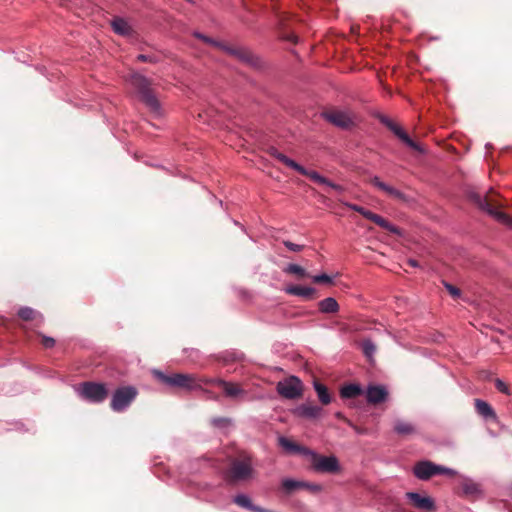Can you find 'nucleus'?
I'll return each mask as SVG.
<instances>
[{"mask_svg": "<svg viewBox=\"0 0 512 512\" xmlns=\"http://www.w3.org/2000/svg\"><path fill=\"white\" fill-rule=\"evenodd\" d=\"M363 390L359 384L349 383L340 388V396L343 399H354L362 395Z\"/></svg>", "mask_w": 512, "mask_h": 512, "instance_id": "obj_23", "label": "nucleus"}, {"mask_svg": "<svg viewBox=\"0 0 512 512\" xmlns=\"http://www.w3.org/2000/svg\"><path fill=\"white\" fill-rule=\"evenodd\" d=\"M40 336L42 338L41 344L45 348H52L55 345V340L52 337H48V336H45V335H42V334H40Z\"/></svg>", "mask_w": 512, "mask_h": 512, "instance_id": "obj_40", "label": "nucleus"}, {"mask_svg": "<svg viewBox=\"0 0 512 512\" xmlns=\"http://www.w3.org/2000/svg\"><path fill=\"white\" fill-rule=\"evenodd\" d=\"M380 122L385 125L389 130H391L400 140H402L406 145L410 148L420 151V147L416 142H414L406 132L402 130L400 126L394 123L390 118L384 115L379 116Z\"/></svg>", "mask_w": 512, "mask_h": 512, "instance_id": "obj_14", "label": "nucleus"}, {"mask_svg": "<svg viewBox=\"0 0 512 512\" xmlns=\"http://www.w3.org/2000/svg\"><path fill=\"white\" fill-rule=\"evenodd\" d=\"M406 497L410 500L411 504L420 510L433 511L435 510L434 500L429 496H422L416 492L406 493Z\"/></svg>", "mask_w": 512, "mask_h": 512, "instance_id": "obj_17", "label": "nucleus"}, {"mask_svg": "<svg viewBox=\"0 0 512 512\" xmlns=\"http://www.w3.org/2000/svg\"><path fill=\"white\" fill-rule=\"evenodd\" d=\"M284 290L287 294L300 296L305 299H313L316 294V290L314 288L302 287L298 285L288 286Z\"/></svg>", "mask_w": 512, "mask_h": 512, "instance_id": "obj_22", "label": "nucleus"}, {"mask_svg": "<svg viewBox=\"0 0 512 512\" xmlns=\"http://www.w3.org/2000/svg\"><path fill=\"white\" fill-rule=\"evenodd\" d=\"M312 279H313V282H315V283H325V284L332 283V278L327 274L316 275V276H313Z\"/></svg>", "mask_w": 512, "mask_h": 512, "instance_id": "obj_36", "label": "nucleus"}, {"mask_svg": "<svg viewBox=\"0 0 512 512\" xmlns=\"http://www.w3.org/2000/svg\"><path fill=\"white\" fill-rule=\"evenodd\" d=\"M154 379L168 388L190 391L199 385L194 375L184 373H164L158 369L151 371Z\"/></svg>", "mask_w": 512, "mask_h": 512, "instance_id": "obj_3", "label": "nucleus"}, {"mask_svg": "<svg viewBox=\"0 0 512 512\" xmlns=\"http://www.w3.org/2000/svg\"><path fill=\"white\" fill-rule=\"evenodd\" d=\"M286 40L291 41L293 43H297L298 37L294 34L288 35L285 37Z\"/></svg>", "mask_w": 512, "mask_h": 512, "instance_id": "obj_44", "label": "nucleus"}, {"mask_svg": "<svg viewBox=\"0 0 512 512\" xmlns=\"http://www.w3.org/2000/svg\"><path fill=\"white\" fill-rule=\"evenodd\" d=\"M496 389L504 394H509V388L505 382H503L501 379H495L494 381Z\"/></svg>", "mask_w": 512, "mask_h": 512, "instance_id": "obj_37", "label": "nucleus"}, {"mask_svg": "<svg viewBox=\"0 0 512 512\" xmlns=\"http://www.w3.org/2000/svg\"><path fill=\"white\" fill-rule=\"evenodd\" d=\"M283 244L290 250V251H293V252H299L301 250H303L304 248V245H299V244H295L291 241H284Z\"/></svg>", "mask_w": 512, "mask_h": 512, "instance_id": "obj_39", "label": "nucleus"}, {"mask_svg": "<svg viewBox=\"0 0 512 512\" xmlns=\"http://www.w3.org/2000/svg\"><path fill=\"white\" fill-rule=\"evenodd\" d=\"M408 265L412 266V267H417L418 266V262L414 259H409L408 260Z\"/></svg>", "mask_w": 512, "mask_h": 512, "instance_id": "obj_45", "label": "nucleus"}, {"mask_svg": "<svg viewBox=\"0 0 512 512\" xmlns=\"http://www.w3.org/2000/svg\"><path fill=\"white\" fill-rule=\"evenodd\" d=\"M234 503L237 504L240 507H243L250 512H275L272 510H268L265 508H262L260 506L254 505L251 501V499L244 494H238L233 499Z\"/></svg>", "mask_w": 512, "mask_h": 512, "instance_id": "obj_21", "label": "nucleus"}, {"mask_svg": "<svg viewBox=\"0 0 512 512\" xmlns=\"http://www.w3.org/2000/svg\"><path fill=\"white\" fill-rule=\"evenodd\" d=\"M255 475L252 456L246 451H240L236 456L229 457V466L225 471V480L230 484L246 482Z\"/></svg>", "mask_w": 512, "mask_h": 512, "instance_id": "obj_1", "label": "nucleus"}, {"mask_svg": "<svg viewBox=\"0 0 512 512\" xmlns=\"http://www.w3.org/2000/svg\"><path fill=\"white\" fill-rule=\"evenodd\" d=\"M475 408H476V411L480 415H482L486 418H488V417L494 418L495 417V412L492 409V407L487 402H485L483 400L476 399L475 400Z\"/></svg>", "mask_w": 512, "mask_h": 512, "instance_id": "obj_30", "label": "nucleus"}, {"mask_svg": "<svg viewBox=\"0 0 512 512\" xmlns=\"http://www.w3.org/2000/svg\"><path fill=\"white\" fill-rule=\"evenodd\" d=\"M137 60L140 62L156 63L158 58L155 55L139 54Z\"/></svg>", "mask_w": 512, "mask_h": 512, "instance_id": "obj_38", "label": "nucleus"}, {"mask_svg": "<svg viewBox=\"0 0 512 512\" xmlns=\"http://www.w3.org/2000/svg\"><path fill=\"white\" fill-rule=\"evenodd\" d=\"M335 417H336V418H338V419H340V420H342V421H344V422H345V423H347L348 425H352V422H351L348 418H346V417L343 415V413H342V412H336V413H335Z\"/></svg>", "mask_w": 512, "mask_h": 512, "instance_id": "obj_42", "label": "nucleus"}, {"mask_svg": "<svg viewBox=\"0 0 512 512\" xmlns=\"http://www.w3.org/2000/svg\"><path fill=\"white\" fill-rule=\"evenodd\" d=\"M215 381L217 386L221 388L227 398L239 400L243 399L247 394V392L238 383L228 382L223 379Z\"/></svg>", "mask_w": 512, "mask_h": 512, "instance_id": "obj_15", "label": "nucleus"}, {"mask_svg": "<svg viewBox=\"0 0 512 512\" xmlns=\"http://www.w3.org/2000/svg\"><path fill=\"white\" fill-rule=\"evenodd\" d=\"M311 457V464L315 471L322 473H336L339 471V462L335 456H323L311 450H307Z\"/></svg>", "mask_w": 512, "mask_h": 512, "instance_id": "obj_10", "label": "nucleus"}, {"mask_svg": "<svg viewBox=\"0 0 512 512\" xmlns=\"http://www.w3.org/2000/svg\"><path fill=\"white\" fill-rule=\"evenodd\" d=\"M345 205L349 209L360 213L363 217L372 221L373 223L380 226L381 228H383L393 234H396V235L401 234L400 229L398 227L392 225L390 222H388L382 216L375 214V213L371 212L370 210H367L364 207L356 205V204L346 203Z\"/></svg>", "mask_w": 512, "mask_h": 512, "instance_id": "obj_11", "label": "nucleus"}, {"mask_svg": "<svg viewBox=\"0 0 512 512\" xmlns=\"http://www.w3.org/2000/svg\"><path fill=\"white\" fill-rule=\"evenodd\" d=\"M496 194L494 191H490L484 197L476 192H470L469 198L473 201L480 209L486 211L489 215L493 216L497 221L505 224L512 228V218L506 213L499 210L501 204L495 198Z\"/></svg>", "mask_w": 512, "mask_h": 512, "instance_id": "obj_2", "label": "nucleus"}, {"mask_svg": "<svg viewBox=\"0 0 512 512\" xmlns=\"http://www.w3.org/2000/svg\"><path fill=\"white\" fill-rule=\"evenodd\" d=\"M322 408L312 404H301L295 408L294 414L305 419H317L321 416Z\"/></svg>", "mask_w": 512, "mask_h": 512, "instance_id": "obj_18", "label": "nucleus"}, {"mask_svg": "<svg viewBox=\"0 0 512 512\" xmlns=\"http://www.w3.org/2000/svg\"><path fill=\"white\" fill-rule=\"evenodd\" d=\"M138 396L136 387L127 385L118 387L111 398L110 408L115 412H123Z\"/></svg>", "mask_w": 512, "mask_h": 512, "instance_id": "obj_7", "label": "nucleus"}, {"mask_svg": "<svg viewBox=\"0 0 512 512\" xmlns=\"http://www.w3.org/2000/svg\"><path fill=\"white\" fill-rule=\"evenodd\" d=\"M322 116L333 125L349 129L354 125V120L350 113L341 110H328L322 113Z\"/></svg>", "mask_w": 512, "mask_h": 512, "instance_id": "obj_13", "label": "nucleus"}, {"mask_svg": "<svg viewBox=\"0 0 512 512\" xmlns=\"http://www.w3.org/2000/svg\"><path fill=\"white\" fill-rule=\"evenodd\" d=\"M414 475L420 480H428L434 475L445 474L448 476H455L456 471L440 465H436L431 461L417 462L413 468Z\"/></svg>", "mask_w": 512, "mask_h": 512, "instance_id": "obj_8", "label": "nucleus"}, {"mask_svg": "<svg viewBox=\"0 0 512 512\" xmlns=\"http://www.w3.org/2000/svg\"><path fill=\"white\" fill-rule=\"evenodd\" d=\"M314 389L317 393L318 399L323 405H328L332 402V396L326 385L321 382L315 380L314 381Z\"/></svg>", "mask_w": 512, "mask_h": 512, "instance_id": "obj_25", "label": "nucleus"}, {"mask_svg": "<svg viewBox=\"0 0 512 512\" xmlns=\"http://www.w3.org/2000/svg\"><path fill=\"white\" fill-rule=\"evenodd\" d=\"M350 427H352L356 433L358 434H366L367 433V429L365 428H361L357 425H355L353 422H352V425H349Z\"/></svg>", "mask_w": 512, "mask_h": 512, "instance_id": "obj_43", "label": "nucleus"}, {"mask_svg": "<svg viewBox=\"0 0 512 512\" xmlns=\"http://www.w3.org/2000/svg\"><path fill=\"white\" fill-rule=\"evenodd\" d=\"M283 271L286 274L295 275L298 279H303V278L309 277V274L307 273V271L303 267H301L297 264H288L283 269Z\"/></svg>", "mask_w": 512, "mask_h": 512, "instance_id": "obj_31", "label": "nucleus"}, {"mask_svg": "<svg viewBox=\"0 0 512 512\" xmlns=\"http://www.w3.org/2000/svg\"><path fill=\"white\" fill-rule=\"evenodd\" d=\"M18 316L23 321H33L39 319L40 322H43V316L38 311L34 310L31 307H22L18 311Z\"/></svg>", "mask_w": 512, "mask_h": 512, "instance_id": "obj_27", "label": "nucleus"}, {"mask_svg": "<svg viewBox=\"0 0 512 512\" xmlns=\"http://www.w3.org/2000/svg\"><path fill=\"white\" fill-rule=\"evenodd\" d=\"M275 156L284 165H286V166L296 170L301 175L307 176L311 181H313L316 184L325 185V186L335 190L338 193H341L344 190L342 186H340L338 184H335V183H332L330 180H328L327 178L321 176L316 171L307 170L306 168H304L303 166H301L300 164L296 163L294 160L288 158L286 155H284L282 153L277 152Z\"/></svg>", "mask_w": 512, "mask_h": 512, "instance_id": "obj_6", "label": "nucleus"}, {"mask_svg": "<svg viewBox=\"0 0 512 512\" xmlns=\"http://www.w3.org/2000/svg\"><path fill=\"white\" fill-rule=\"evenodd\" d=\"M79 392L82 398L93 403H102L109 394L105 384L90 381L82 383Z\"/></svg>", "mask_w": 512, "mask_h": 512, "instance_id": "obj_9", "label": "nucleus"}, {"mask_svg": "<svg viewBox=\"0 0 512 512\" xmlns=\"http://www.w3.org/2000/svg\"><path fill=\"white\" fill-rule=\"evenodd\" d=\"M111 26L113 31L121 36L132 37L134 35V30L123 18L115 17L111 21Z\"/></svg>", "mask_w": 512, "mask_h": 512, "instance_id": "obj_20", "label": "nucleus"}, {"mask_svg": "<svg viewBox=\"0 0 512 512\" xmlns=\"http://www.w3.org/2000/svg\"><path fill=\"white\" fill-rule=\"evenodd\" d=\"M388 398V391L381 385H369L366 391V399L369 404L378 405Z\"/></svg>", "mask_w": 512, "mask_h": 512, "instance_id": "obj_16", "label": "nucleus"}, {"mask_svg": "<svg viewBox=\"0 0 512 512\" xmlns=\"http://www.w3.org/2000/svg\"><path fill=\"white\" fill-rule=\"evenodd\" d=\"M278 443L283 449L291 453H302L307 455V450H309L308 448L302 447L284 436L278 438Z\"/></svg>", "mask_w": 512, "mask_h": 512, "instance_id": "obj_24", "label": "nucleus"}, {"mask_svg": "<svg viewBox=\"0 0 512 512\" xmlns=\"http://www.w3.org/2000/svg\"><path fill=\"white\" fill-rule=\"evenodd\" d=\"M195 37L201 39L207 44L213 45L226 53L234 56L235 58L239 59L243 63L254 67L259 68L260 67V60L257 56H255L250 50L243 48V47H234L229 46L224 43L218 42L213 40L212 38H209L201 33H195Z\"/></svg>", "mask_w": 512, "mask_h": 512, "instance_id": "obj_4", "label": "nucleus"}, {"mask_svg": "<svg viewBox=\"0 0 512 512\" xmlns=\"http://www.w3.org/2000/svg\"><path fill=\"white\" fill-rule=\"evenodd\" d=\"M461 488L467 496H477L481 492L480 485L470 479H465L461 484Z\"/></svg>", "mask_w": 512, "mask_h": 512, "instance_id": "obj_29", "label": "nucleus"}, {"mask_svg": "<svg viewBox=\"0 0 512 512\" xmlns=\"http://www.w3.org/2000/svg\"><path fill=\"white\" fill-rule=\"evenodd\" d=\"M362 350L366 356L370 357L376 351V346L371 340H364L362 342Z\"/></svg>", "mask_w": 512, "mask_h": 512, "instance_id": "obj_33", "label": "nucleus"}, {"mask_svg": "<svg viewBox=\"0 0 512 512\" xmlns=\"http://www.w3.org/2000/svg\"><path fill=\"white\" fill-rule=\"evenodd\" d=\"M197 383L198 382H202L204 384H210V385H215L217 386L216 384V381L215 380H221L220 378H200V379H197Z\"/></svg>", "mask_w": 512, "mask_h": 512, "instance_id": "obj_41", "label": "nucleus"}, {"mask_svg": "<svg viewBox=\"0 0 512 512\" xmlns=\"http://www.w3.org/2000/svg\"><path fill=\"white\" fill-rule=\"evenodd\" d=\"M318 306H319V310L322 313H336L339 310V305H338L337 301L332 297H328V298L321 300L318 303Z\"/></svg>", "mask_w": 512, "mask_h": 512, "instance_id": "obj_28", "label": "nucleus"}, {"mask_svg": "<svg viewBox=\"0 0 512 512\" xmlns=\"http://www.w3.org/2000/svg\"><path fill=\"white\" fill-rule=\"evenodd\" d=\"M129 81L138 90L141 100L150 109V111L153 113H159L160 103L150 87V80L137 72H133L130 75Z\"/></svg>", "mask_w": 512, "mask_h": 512, "instance_id": "obj_5", "label": "nucleus"}, {"mask_svg": "<svg viewBox=\"0 0 512 512\" xmlns=\"http://www.w3.org/2000/svg\"><path fill=\"white\" fill-rule=\"evenodd\" d=\"M276 389L279 395L291 400L301 397L303 392L302 383L295 376H291L287 380L279 382Z\"/></svg>", "mask_w": 512, "mask_h": 512, "instance_id": "obj_12", "label": "nucleus"}, {"mask_svg": "<svg viewBox=\"0 0 512 512\" xmlns=\"http://www.w3.org/2000/svg\"><path fill=\"white\" fill-rule=\"evenodd\" d=\"M370 181L373 186L377 187L390 197H393L401 201H406V196L401 191L382 182L378 177H373Z\"/></svg>", "mask_w": 512, "mask_h": 512, "instance_id": "obj_19", "label": "nucleus"}, {"mask_svg": "<svg viewBox=\"0 0 512 512\" xmlns=\"http://www.w3.org/2000/svg\"><path fill=\"white\" fill-rule=\"evenodd\" d=\"M307 485L304 482L292 480V479H285L282 482V487L287 493H291L299 488L306 487Z\"/></svg>", "mask_w": 512, "mask_h": 512, "instance_id": "obj_32", "label": "nucleus"}, {"mask_svg": "<svg viewBox=\"0 0 512 512\" xmlns=\"http://www.w3.org/2000/svg\"><path fill=\"white\" fill-rule=\"evenodd\" d=\"M394 431L401 436H408L414 434L416 429L410 422L396 420L394 423Z\"/></svg>", "mask_w": 512, "mask_h": 512, "instance_id": "obj_26", "label": "nucleus"}, {"mask_svg": "<svg viewBox=\"0 0 512 512\" xmlns=\"http://www.w3.org/2000/svg\"><path fill=\"white\" fill-rule=\"evenodd\" d=\"M446 290L449 292V294L453 297V298H458L460 297L461 295V290L455 286H453L452 284L448 283V282H443Z\"/></svg>", "mask_w": 512, "mask_h": 512, "instance_id": "obj_35", "label": "nucleus"}, {"mask_svg": "<svg viewBox=\"0 0 512 512\" xmlns=\"http://www.w3.org/2000/svg\"><path fill=\"white\" fill-rule=\"evenodd\" d=\"M211 424L214 427L225 428L231 425V420L226 417H215L211 420Z\"/></svg>", "mask_w": 512, "mask_h": 512, "instance_id": "obj_34", "label": "nucleus"}]
</instances>
